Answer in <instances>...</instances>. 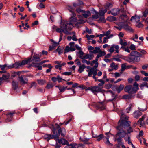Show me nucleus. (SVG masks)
I'll list each match as a JSON object with an SVG mask.
<instances>
[{
	"label": "nucleus",
	"instance_id": "34",
	"mask_svg": "<svg viewBox=\"0 0 148 148\" xmlns=\"http://www.w3.org/2000/svg\"><path fill=\"white\" fill-rule=\"evenodd\" d=\"M37 82L38 84L41 85H43L46 83V81L45 80L42 79L37 80Z\"/></svg>",
	"mask_w": 148,
	"mask_h": 148
},
{
	"label": "nucleus",
	"instance_id": "18",
	"mask_svg": "<svg viewBox=\"0 0 148 148\" xmlns=\"http://www.w3.org/2000/svg\"><path fill=\"white\" fill-rule=\"evenodd\" d=\"M58 141L59 144H62L63 145H69V142L66 140L64 138L58 139Z\"/></svg>",
	"mask_w": 148,
	"mask_h": 148
},
{
	"label": "nucleus",
	"instance_id": "36",
	"mask_svg": "<svg viewBox=\"0 0 148 148\" xmlns=\"http://www.w3.org/2000/svg\"><path fill=\"white\" fill-rule=\"evenodd\" d=\"M69 45L70 46V47H71V51H75V49L74 47V42H71L70 43Z\"/></svg>",
	"mask_w": 148,
	"mask_h": 148
},
{
	"label": "nucleus",
	"instance_id": "55",
	"mask_svg": "<svg viewBox=\"0 0 148 148\" xmlns=\"http://www.w3.org/2000/svg\"><path fill=\"white\" fill-rule=\"evenodd\" d=\"M112 97H113L112 99H110V101H112L116 99V96L115 95V92H113V93H112Z\"/></svg>",
	"mask_w": 148,
	"mask_h": 148
},
{
	"label": "nucleus",
	"instance_id": "58",
	"mask_svg": "<svg viewBox=\"0 0 148 148\" xmlns=\"http://www.w3.org/2000/svg\"><path fill=\"white\" fill-rule=\"evenodd\" d=\"M121 48V49H122L123 50H124L126 52H127L128 53H130V50L128 47H124L123 46H122Z\"/></svg>",
	"mask_w": 148,
	"mask_h": 148
},
{
	"label": "nucleus",
	"instance_id": "62",
	"mask_svg": "<svg viewBox=\"0 0 148 148\" xmlns=\"http://www.w3.org/2000/svg\"><path fill=\"white\" fill-rule=\"evenodd\" d=\"M138 84L136 82H135L134 83L133 86L134 88H136V89L137 90H138L139 88L138 87Z\"/></svg>",
	"mask_w": 148,
	"mask_h": 148
},
{
	"label": "nucleus",
	"instance_id": "31",
	"mask_svg": "<svg viewBox=\"0 0 148 148\" xmlns=\"http://www.w3.org/2000/svg\"><path fill=\"white\" fill-rule=\"evenodd\" d=\"M94 56L93 54H86L84 56V59H88L89 60H91Z\"/></svg>",
	"mask_w": 148,
	"mask_h": 148
},
{
	"label": "nucleus",
	"instance_id": "39",
	"mask_svg": "<svg viewBox=\"0 0 148 148\" xmlns=\"http://www.w3.org/2000/svg\"><path fill=\"white\" fill-rule=\"evenodd\" d=\"M101 51V50L99 47H96L95 48V49L91 52L94 54H96L99 53V52Z\"/></svg>",
	"mask_w": 148,
	"mask_h": 148
},
{
	"label": "nucleus",
	"instance_id": "14",
	"mask_svg": "<svg viewBox=\"0 0 148 148\" xmlns=\"http://www.w3.org/2000/svg\"><path fill=\"white\" fill-rule=\"evenodd\" d=\"M40 57V56L34 53L33 56V58L32 60H31V58H30L31 59L30 62L31 61H32L33 63H34L36 62H39L41 60Z\"/></svg>",
	"mask_w": 148,
	"mask_h": 148
},
{
	"label": "nucleus",
	"instance_id": "19",
	"mask_svg": "<svg viewBox=\"0 0 148 148\" xmlns=\"http://www.w3.org/2000/svg\"><path fill=\"white\" fill-rule=\"evenodd\" d=\"M56 64H58L56 65V69H59V70L62 69L61 67L62 66H64L66 64L65 62L62 63L61 61H56Z\"/></svg>",
	"mask_w": 148,
	"mask_h": 148
},
{
	"label": "nucleus",
	"instance_id": "16",
	"mask_svg": "<svg viewBox=\"0 0 148 148\" xmlns=\"http://www.w3.org/2000/svg\"><path fill=\"white\" fill-rule=\"evenodd\" d=\"M43 138L44 139L47 140V141H49L50 139L54 138L56 139V135L52 134H45Z\"/></svg>",
	"mask_w": 148,
	"mask_h": 148
},
{
	"label": "nucleus",
	"instance_id": "38",
	"mask_svg": "<svg viewBox=\"0 0 148 148\" xmlns=\"http://www.w3.org/2000/svg\"><path fill=\"white\" fill-rule=\"evenodd\" d=\"M113 36V35L112 34H111L110 35H109V36H108V37H104L103 41V43H105L107 42L108 41L107 40L108 39H109L112 37Z\"/></svg>",
	"mask_w": 148,
	"mask_h": 148
},
{
	"label": "nucleus",
	"instance_id": "43",
	"mask_svg": "<svg viewBox=\"0 0 148 148\" xmlns=\"http://www.w3.org/2000/svg\"><path fill=\"white\" fill-rule=\"evenodd\" d=\"M112 5L111 3H106L105 5V7L107 10L109 9L110 8L112 7Z\"/></svg>",
	"mask_w": 148,
	"mask_h": 148
},
{
	"label": "nucleus",
	"instance_id": "20",
	"mask_svg": "<svg viewBox=\"0 0 148 148\" xmlns=\"http://www.w3.org/2000/svg\"><path fill=\"white\" fill-rule=\"evenodd\" d=\"M119 13V9L113 8L112 10L111 14L114 16H116Z\"/></svg>",
	"mask_w": 148,
	"mask_h": 148
},
{
	"label": "nucleus",
	"instance_id": "51",
	"mask_svg": "<svg viewBox=\"0 0 148 148\" xmlns=\"http://www.w3.org/2000/svg\"><path fill=\"white\" fill-rule=\"evenodd\" d=\"M104 136L103 134H100L97 136V140L99 141L103 138Z\"/></svg>",
	"mask_w": 148,
	"mask_h": 148
},
{
	"label": "nucleus",
	"instance_id": "48",
	"mask_svg": "<svg viewBox=\"0 0 148 148\" xmlns=\"http://www.w3.org/2000/svg\"><path fill=\"white\" fill-rule=\"evenodd\" d=\"M58 87L60 92H64L65 90V87L63 86H56V87Z\"/></svg>",
	"mask_w": 148,
	"mask_h": 148
},
{
	"label": "nucleus",
	"instance_id": "23",
	"mask_svg": "<svg viewBox=\"0 0 148 148\" xmlns=\"http://www.w3.org/2000/svg\"><path fill=\"white\" fill-rule=\"evenodd\" d=\"M123 27L127 31H129L131 32H133V30L131 27L128 25H123Z\"/></svg>",
	"mask_w": 148,
	"mask_h": 148
},
{
	"label": "nucleus",
	"instance_id": "49",
	"mask_svg": "<svg viewBox=\"0 0 148 148\" xmlns=\"http://www.w3.org/2000/svg\"><path fill=\"white\" fill-rule=\"evenodd\" d=\"M90 14L89 11H88L87 12H84L82 14V15L85 18H87L89 16V14Z\"/></svg>",
	"mask_w": 148,
	"mask_h": 148
},
{
	"label": "nucleus",
	"instance_id": "47",
	"mask_svg": "<svg viewBox=\"0 0 148 148\" xmlns=\"http://www.w3.org/2000/svg\"><path fill=\"white\" fill-rule=\"evenodd\" d=\"M110 33L111 31L110 30H108L106 31V32L103 33V34H100V35H101V36H106V37H108V36H109V35L110 34Z\"/></svg>",
	"mask_w": 148,
	"mask_h": 148
},
{
	"label": "nucleus",
	"instance_id": "53",
	"mask_svg": "<svg viewBox=\"0 0 148 148\" xmlns=\"http://www.w3.org/2000/svg\"><path fill=\"white\" fill-rule=\"evenodd\" d=\"M49 128L51 129V130H52L53 134H55V132L56 131V129L55 128V127L54 126H53V125H50L49 126Z\"/></svg>",
	"mask_w": 148,
	"mask_h": 148
},
{
	"label": "nucleus",
	"instance_id": "17",
	"mask_svg": "<svg viewBox=\"0 0 148 148\" xmlns=\"http://www.w3.org/2000/svg\"><path fill=\"white\" fill-rule=\"evenodd\" d=\"M142 115V113L139 110L135 111L133 113V117L136 119H138Z\"/></svg>",
	"mask_w": 148,
	"mask_h": 148
},
{
	"label": "nucleus",
	"instance_id": "6",
	"mask_svg": "<svg viewBox=\"0 0 148 148\" xmlns=\"http://www.w3.org/2000/svg\"><path fill=\"white\" fill-rule=\"evenodd\" d=\"M97 70L94 68H92L90 69L89 71H87L88 72V76L91 77L92 76V74H93V78L95 79V81H97V80L95 77L97 74Z\"/></svg>",
	"mask_w": 148,
	"mask_h": 148
},
{
	"label": "nucleus",
	"instance_id": "1",
	"mask_svg": "<svg viewBox=\"0 0 148 148\" xmlns=\"http://www.w3.org/2000/svg\"><path fill=\"white\" fill-rule=\"evenodd\" d=\"M129 127V124L125 121H123L120 124H118L116 127L118 132L115 135V140H117L119 143L121 142L122 138L125 137L127 134L126 131L123 129H126Z\"/></svg>",
	"mask_w": 148,
	"mask_h": 148
},
{
	"label": "nucleus",
	"instance_id": "30",
	"mask_svg": "<svg viewBox=\"0 0 148 148\" xmlns=\"http://www.w3.org/2000/svg\"><path fill=\"white\" fill-rule=\"evenodd\" d=\"M125 86L123 84H120L119 86L116 88V90L117 91L118 93H119L120 92L123 90Z\"/></svg>",
	"mask_w": 148,
	"mask_h": 148
},
{
	"label": "nucleus",
	"instance_id": "35",
	"mask_svg": "<svg viewBox=\"0 0 148 148\" xmlns=\"http://www.w3.org/2000/svg\"><path fill=\"white\" fill-rule=\"evenodd\" d=\"M98 53L99 54L97 55V58H99L100 57L104 56L106 54V52L105 51H102L101 50Z\"/></svg>",
	"mask_w": 148,
	"mask_h": 148
},
{
	"label": "nucleus",
	"instance_id": "22",
	"mask_svg": "<svg viewBox=\"0 0 148 148\" xmlns=\"http://www.w3.org/2000/svg\"><path fill=\"white\" fill-rule=\"evenodd\" d=\"M142 56V55L140 53L136 51H133L130 53V56Z\"/></svg>",
	"mask_w": 148,
	"mask_h": 148
},
{
	"label": "nucleus",
	"instance_id": "13",
	"mask_svg": "<svg viewBox=\"0 0 148 148\" xmlns=\"http://www.w3.org/2000/svg\"><path fill=\"white\" fill-rule=\"evenodd\" d=\"M10 77L9 73H6L3 75L2 77H0V85L4 82V81H5L8 79Z\"/></svg>",
	"mask_w": 148,
	"mask_h": 148
},
{
	"label": "nucleus",
	"instance_id": "41",
	"mask_svg": "<svg viewBox=\"0 0 148 148\" xmlns=\"http://www.w3.org/2000/svg\"><path fill=\"white\" fill-rule=\"evenodd\" d=\"M97 81L100 82V83L98 84V86L100 88H101V87L104 84L105 82L102 79H99L97 80Z\"/></svg>",
	"mask_w": 148,
	"mask_h": 148
},
{
	"label": "nucleus",
	"instance_id": "40",
	"mask_svg": "<svg viewBox=\"0 0 148 148\" xmlns=\"http://www.w3.org/2000/svg\"><path fill=\"white\" fill-rule=\"evenodd\" d=\"M64 130L65 129L64 128H60L58 130L59 134H61L62 136H65V134L63 132Z\"/></svg>",
	"mask_w": 148,
	"mask_h": 148
},
{
	"label": "nucleus",
	"instance_id": "29",
	"mask_svg": "<svg viewBox=\"0 0 148 148\" xmlns=\"http://www.w3.org/2000/svg\"><path fill=\"white\" fill-rule=\"evenodd\" d=\"M86 68L85 65L84 64H82L79 67L78 71L79 73H81L84 71V69Z\"/></svg>",
	"mask_w": 148,
	"mask_h": 148
},
{
	"label": "nucleus",
	"instance_id": "24",
	"mask_svg": "<svg viewBox=\"0 0 148 148\" xmlns=\"http://www.w3.org/2000/svg\"><path fill=\"white\" fill-rule=\"evenodd\" d=\"M50 41L53 43H52V46H49V51H51L53 50L55 48V47L56 46V42H55L53 39H51Z\"/></svg>",
	"mask_w": 148,
	"mask_h": 148
},
{
	"label": "nucleus",
	"instance_id": "25",
	"mask_svg": "<svg viewBox=\"0 0 148 148\" xmlns=\"http://www.w3.org/2000/svg\"><path fill=\"white\" fill-rule=\"evenodd\" d=\"M55 84L51 82H48L47 86L45 87V89H50L52 88L53 86H54Z\"/></svg>",
	"mask_w": 148,
	"mask_h": 148
},
{
	"label": "nucleus",
	"instance_id": "52",
	"mask_svg": "<svg viewBox=\"0 0 148 148\" xmlns=\"http://www.w3.org/2000/svg\"><path fill=\"white\" fill-rule=\"evenodd\" d=\"M119 42L120 44L122 46H126L127 45V42H123V40L121 38L120 39Z\"/></svg>",
	"mask_w": 148,
	"mask_h": 148
},
{
	"label": "nucleus",
	"instance_id": "2",
	"mask_svg": "<svg viewBox=\"0 0 148 148\" xmlns=\"http://www.w3.org/2000/svg\"><path fill=\"white\" fill-rule=\"evenodd\" d=\"M60 17L61 18L60 26L62 28L64 29V33L66 34H71V33H69V31L72 30L73 25L70 22L68 23V22L66 21H64L63 22L62 17L60 16Z\"/></svg>",
	"mask_w": 148,
	"mask_h": 148
},
{
	"label": "nucleus",
	"instance_id": "32",
	"mask_svg": "<svg viewBox=\"0 0 148 148\" xmlns=\"http://www.w3.org/2000/svg\"><path fill=\"white\" fill-rule=\"evenodd\" d=\"M146 117V115H144L142 117L139 119V120L138 121L137 124L141 125L142 121L144 120L145 118Z\"/></svg>",
	"mask_w": 148,
	"mask_h": 148
},
{
	"label": "nucleus",
	"instance_id": "21",
	"mask_svg": "<svg viewBox=\"0 0 148 148\" xmlns=\"http://www.w3.org/2000/svg\"><path fill=\"white\" fill-rule=\"evenodd\" d=\"M12 86L14 90L16 89L18 87V83L16 81H13L12 82Z\"/></svg>",
	"mask_w": 148,
	"mask_h": 148
},
{
	"label": "nucleus",
	"instance_id": "54",
	"mask_svg": "<svg viewBox=\"0 0 148 148\" xmlns=\"http://www.w3.org/2000/svg\"><path fill=\"white\" fill-rule=\"evenodd\" d=\"M85 23V21L83 20H78L77 21V23L75 24V25L76 26L78 24H83Z\"/></svg>",
	"mask_w": 148,
	"mask_h": 148
},
{
	"label": "nucleus",
	"instance_id": "33",
	"mask_svg": "<svg viewBox=\"0 0 148 148\" xmlns=\"http://www.w3.org/2000/svg\"><path fill=\"white\" fill-rule=\"evenodd\" d=\"M71 20L70 21V22L72 23V24L73 25L75 24H75L77 23V19L76 17L73 18L72 17H71Z\"/></svg>",
	"mask_w": 148,
	"mask_h": 148
},
{
	"label": "nucleus",
	"instance_id": "60",
	"mask_svg": "<svg viewBox=\"0 0 148 148\" xmlns=\"http://www.w3.org/2000/svg\"><path fill=\"white\" fill-rule=\"evenodd\" d=\"M112 86V85L110 83H108L105 85V87L106 89H109Z\"/></svg>",
	"mask_w": 148,
	"mask_h": 148
},
{
	"label": "nucleus",
	"instance_id": "46",
	"mask_svg": "<svg viewBox=\"0 0 148 148\" xmlns=\"http://www.w3.org/2000/svg\"><path fill=\"white\" fill-rule=\"evenodd\" d=\"M107 20L110 21H114L116 20V18L112 16H110L108 17Z\"/></svg>",
	"mask_w": 148,
	"mask_h": 148
},
{
	"label": "nucleus",
	"instance_id": "3",
	"mask_svg": "<svg viewBox=\"0 0 148 148\" xmlns=\"http://www.w3.org/2000/svg\"><path fill=\"white\" fill-rule=\"evenodd\" d=\"M31 59V58H28L26 60H23L21 62H15L14 64H12L11 65H9L8 66V68L11 69L14 68L16 69L18 68L29 62H30Z\"/></svg>",
	"mask_w": 148,
	"mask_h": 148
},
{
	"label": "nucleus",
	"instance_id": "59",
	"mask_svg": "<svg viewBox=\"0 0 148 148\" xmlns=\"http://www.w3.org/2000/svg\"><path fill=\"white\" fill-rule=\"evenodd\" d=\"M48 67L49 69H47L46 70V72L47 73H49L50 72L51 70V69L52 68V66H51V64H48Z\"/></svg>",
	"mask_w": 148,
	"mask_h": 148
},
{
	"label": "nucleus",
	"instance_id": "63",
	"mask_svg": "<svg viewBox=\"0 0 148 148\" xmlns=\"http://www.w3.org/2000/svg\"><path fill=\"white\" fill-rule=\"evenodd\" d=\"M69 51H71V47H69V46H66L64 50L65 52V53L68 52Z\"/></svg>",
	"mask_w": 148,
	"mask_h": 148
},
{
	"label": "nucleus",
	"instance_id": "64",
	"mask_svg": "<svg viewBox=\"0 0 148 148\" xmlns=\"http://www.w3.org/2000/svg\"><path fill=\"white\" fill-rule=\"evenodd\" d=\"M125 12L126 10L124 8H122L120 9H119V12H121L122 14H125Z\"/></svg>",
	"mask_w": 148,
	"mask_h": 148
},
{
	"label": "nucleus",
	"instance_id": "4",
	"mask_svg": "<svg viewBox=\"0 0 148 148\" xmlns=\"http://www.w3.org/2000/svg\"><path fill=\"white\" fill-rule=\"evenodd\" d=\"M142 56H130L125 58V60L129 62H138L140 60V57Z\"/></svg>",
	"mask_w": 148,
	"mask_h": 148
},
{
	"label": "nucleus",
	"instance_id": "61",
	"mask_svg": "<svg viewBox=\"0 0 148 148\" xmlns=\"http://www.w3.org/2000/svg\"><path fill=\"white\" fill-rule=\"evenodd\" d=\"M56 79H57L58 82H62L63 81H65L64 79L60 78L59 76H58L56 78Z\"/></svg>",
	"mask_w": 148,
	"mask_h": 148
},
{
	"label": "nucleus",
	"instance_id": "42",
	"mask_svg": "<svg viewBox=\"0 0 148 148\" xmlns=\"http://www.w3.org/2000/svg\"><path fill=\"white\" fill-rule=\"evenodd\" d=\"M132 95L130 94L124 95L123 96V99H130L132 98Z\"/></svg>",
	"mask_w": 148,
	"mask_h": 148
},
{
	"label": "nucleus",
	"instance_id": "12",
	"mask_svg": "<svg viewBox=\"0 0 148 148\" xmlns=\"http://www.w3.org/2000/svg\"><path fill=\"white\" fill-rule=\"evenodd\" d=\"M128 118L129 117L127 116L124 114H122L121 115V120L119 121L118 124H120L123 121H125L127 122V123L129 124L130 126V122L129 121H127L128 120Z\"/></svg>",
	"mask_w": 148,
	"mask_h": 148
},
{
	"label": "nucleus",
	"instance_id": "50",
	"mask_svg": "<svg viewBox=\"0 0 148 148\" xmlns=\"http://www.w3.org/2000/svg\"><path fill=\"white\" fill-rule=\"evenodd\" d=\"M109 136L107 137V138H106V139L107 141L105 143V144L108 146H112L113 145L109 141Z\"/></svg>",
	"mask_w": 148,
	"mask_h": 148
},
{
	"label": "nucleus",
	"instance_id": "45",
	"mask_svg": "<svg viewBox=\"0 0 148 148\" xmlns=\"http://www.w3.org/2000/svg\"><path fill=\"white\" fill-rule=\"evenodd\" d=\"M144 87L148 88V83L147 82H144L141 84L140 86L141 89H143Z\"/></svg>",
	"mask_w": 148,
	"mask_h": 148
},
{
	"label": "nucleus",
	"instance_id": "8",
	"mask_svg": "<svg viewBox=\"0 0 148 148\" xmlns=\"http://www.w3.org/2000/svg\"><path fill=\"white\" fill-rule=\"evenodd\" d=\"M107 10L106 9H102L99 11V13L97 12L95 14L92 16L95 19L98 18L99 16H104V14L107 12Z\"/></svg>",
	"mask_w": 148,
	"mask_h": 148
},
{
	"label": "nucleus",
	"instance_id": "5",
	"mask_svg": "<svg viewBox=\"0 0 148 148\" xmlns=\"http://www.w3.org/2000/svg\"><path fill=\"white\" fill-rule=\"evenodd\" d=\"M135 88L132 86L127 85L125 87L124 90L125 92L129 93L134 94L136 93L137 91Z\"/></svg>",
	"mask_w": 148,
	"mask_h": 148
},
{
	"label": "nucleus",
	"instance_id": "56",
	"mask_svg": "<svg viewBox=\"0 0 148 148\" xmlns=\"http://www.w3.org/2000/svg\"><path fill=\"white\" fill-rule=\"evenodd\" d=\"M148 14V9H146L145 10L143 13V16L146 17Z\"/></svg>",
	"mask_w": 148,
	"mask_h": 148
},
{
	"label": "nucleus",
	"instance_id": "9",
	"mask_svg": "<svg viewBox=\"0 0 148 148\" xmlns=\"http://www.w3.org/2000/svg\"><path fill=\"white\" fill-rule=\"evenodd\" d=\"M16 113V112L15 111H12L8 112L6 114V115L8 118L6 119L5 122H7L11 121L13 116Z\"/></svg>",
	"mask_w": 148,
	"mask_h": 148
},
{
	"label": "nucleus",
	"instance_id": "37",
	"mask_svg": "<svg viewBox=\"0 0 148 148\" xmlns=\"http://www.w3.org/2000/svg\"><path fill=\"white\" fill-rule=\"evenodd\" d=\"M68 9L69 11L72 13V14L73 16L75 17L76 14L74 12V9L71 6H69L68 8Z\"/></svg>",
	"mask_w": 148,
	"mask_h": 148
},
{
	"label": "nucleus",
	"instance_id": "10",
	"mask_svg": "<svg viewBox=\"0 0 148 148\" xmlns=\"http://www.w3.org/2000/svg\"><path fill=\"white\" fill-rule=\"evenodd\" d=\"M102 88V87L100 88L98 86H93L92 92L94 94H95L96 93H103V91L104 90L101 89Z\"/></svg>",
	"mask_w": 148,
	"mask_h": 148
},
{
	"label": "nucleus",
	"instance_id": "57",
	"mask_svg": "<svg viewBox=\"0 0 148 148\" xmlns=\"http://www.w3.org/2000/svg\"><path fill=\"white\" fill-rule=\"evenodd\" d=\"M127 16L126 15V14H123L122 15H121L120 18L122 20H124L125 18H127Z\"/></svg>",
	"mask_w": 148,
	"mask_h": 148
},
{
	"label": "nucleus",
	"instance_id": "7",
	"mask_svg": "<svg viewBox=\"0 0 148 148\" xmlns=\"http://www.w3.org/2000/svg\"><path fill=\"white\" fill-rule=\"evenodd\" d=\"M91 106L98 110H101L105 109V106L103 102L92 103Z\"/></svg>",
	"mask_w": 148,
	"mask_h": 148
},
{
	"label": "nucleus",
	"instance_id": "15",
	"mask_svg": "<svg viewBox=\"0 0 148 148\" xmlns=\"http://www.w3.org/2000/svg\"><path fill=\"white\" fill-rule=\"evenodd\" d=\"M114 48L116 49V53H119V46L118 45H115L114 44L111 46V47L109 50V51L111 53L113 52L114 51Z\"/></svg>",
	"mask_w": 148,
	"mask_h": 148
},
{
	"label": "nucleus",
	"instance_id": "26",
	"mask_svg": "<svg viewBox=\"0 0 148 148\" xmlns=\"http://www.w3.org/2000/svg\"><path fill=\"white\" fill-rule=\"evenodd\" d=\"M41 64L40 63H37L36 64H32V66L37 68L39 70H41L42 69V67L41 66Z\"/></svg>",
	"mask_w": 148,
	"mask_h": 148
},
{
	"label": "nucleus",
	"instance_id": "11",
	"mask_svg": "<svg viewBox=\"0 0 148 148\" xmlns=\"http://www.w3.org/2000/svg\"><path fill=\"white\" fill-rule=\"evenodd\" d=\"M19 81L22 84H27L28 81L27 77L25 75H22L19 77Z\"/></svg>",
	"mask_w": 148,
	"mask_h": 148
},
{
	"label": "nucleus",
	"instance_id": "28",
	"mask_svg": "<svg viewBox=\"0 0 148 148\" xmlns=\"http://www.w3.org/2000/svg\"><path fill=\"white\" fill-rule=\"evenodd\" d=\"M63 47L61 46H59L57 49H56V51L58 52L59 55L62 53L63 51Z\"/></svg>",
	"mask_w": 148,
	"mask_h": 148
},
{
	"label": "nucleus",
	"instance_id": "27",
	"mask_svg": "<svg viewBox=\"0 0 148 148\" xmlns=\"http://www.w3.org/2000/svg\"><path fill=\"white\" fill-rule=\"evenodd\" d=\"M147 105L144 104L141 106L140 107H138V109L140 111L144 112L147 109Z\"/></svg>",
	"mask_w": 148,
	"mask_h": 148
},
{
	"label": "nucleus",
	"instance_id": "44",
	"mask_svg": "<svg viewBox=\"0 0 148 148\" xmlns=\"http://www.w3.org/2000/svg\"><path fill=\"white\" fill-rule=\"evenodd\" d=\"M89 139L86 138H82V139H81V140L82 142L84 143H85V144H91L92 143H88V142L89 141Z\"/></svg>",
	"mask_w": 148,
	"mask_h": 148
}]
</instances>
